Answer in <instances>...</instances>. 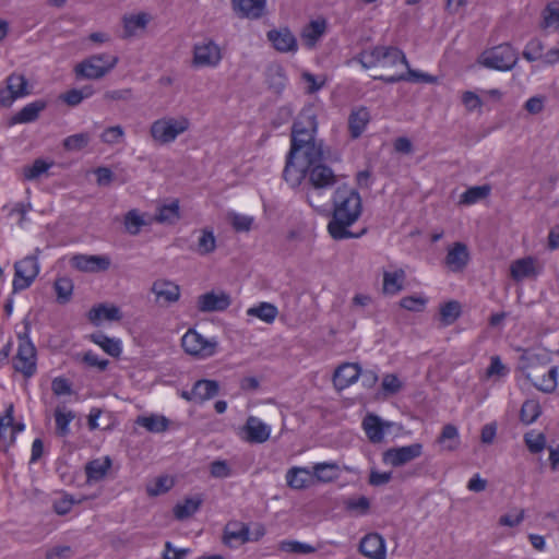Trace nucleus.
<instances>
[{"label":"nucleus","instance_id":"1","mask_svg":"<svg viewBox=\"0 0 559 559\" xmlns=\"http://www.w3.org/2000/svg\"><path fill=\"white\" fill-rule=\"evenodd\" d=\"M317 119L312 110L299 114L292 128L290 148L283 170L284 180L290 187H298L306 178L307 168L323 162V143L317 140Z\"/></svg>","mask_w":559,"mask_h":559},{"label":"nucleus","instance_id":"2","mask_svg":"<svg viewBox=\"0 0 559 559\" xmlns=\"http://www.w3.org/2000/svg\"><path fill=\"white\" fill-rule=\"evenodd\" d=\"M333 210L328 209L331 216L328 231L334 240L349 238V186L346 182L340 185L332 197Z\"/></svg>","mask_w":559,"mask_h":559},{"label":"nucleus","instance_id":"3","mask_svg":"<svg viewBox=\"0 0 559 559\" xmlns=\"http://www.w3.org/2000/svg\"><path fill=\"white\" fill-rule=\"evenodd\" d=\"M306 177L311 185V189L307 192L308 203L319 214H329L325 205H319L320 191L334 186L337 182V176L323 162H319L307 168Z\"/></svg>","mask_w":559,"mask_h":559},{"label":"nucleus","instance_id":"4","mask_svg":"<svg viewBox=\"0 0 559 559\" xmlns=\"http://www.w3.org/2000/svg\"><path fill=\"white\" fill-rule=\"evenodd\" d=\"M190 122L187 118L164 117L155 120L150 128L151 136L158 144L174 142L178 135L189 129Z\"/></svg>","mask_w":559,"mask_h":559},{"label":"nucleus","instance_id":"5","mask_svg":"<svg viewBox=\"0 0 559 559\" xmlns=\"http://www.w3.org/2000/svg\"><path fill=\"white\" fill-rule=\"evenodd\" d=\"M118 63V57L109 53L93 55L74 68L75 74L90 80L105 76Z\"/></svg>","mask_w":559,"mask_h":559},{"label":"nucleus","instance_id":"6","mask_svg":"<svg viewBox=\"0 0 559 559\" xmlns=\"http://www.w3.org/2000/svg\"><path fill=\"white\" fill-rule=\"evenodd\" d=\"M222 59V48L213 38L205 37L192 47V66L194 68H216Z\"/></svg>","mask_w":559,"mask_h":559},{"label":"nucleus","instance_id":"7","mask_svg":"<svg viewBox=\"0 0 559 559\" xmlns=\"http://www.w3.org/2000/svg\"><path fill=\"white\" fill-rule=\"evenodd\" d=\"M40 249H35V254L27 255L14 264L13 290L21 292L28 288L39 273L38 254Z\"/></svg>","mask_w":559,"mask_h":559},{"label":"nucleus","instance_id":"8","mask_svg":"<svg viewBox=\"0 0 559 559\" xmlns=\"http://www.w3.org/2000/svg\"><path fill=\"white\" fill-rule=\"evenodd\" d=\"M518 53L509 44L498 45L484 52L481 63L489 69L509 71L518 63Z\"/></svg>","mask_w":559,"mask_h":559},{"label":"nucleus","instance_id":"9","mask_svg":"<svg viewBox=\"0 0 559 559\" xmlns=\"http://www.w3.org/2000/svg\"><path fill=\"white\" fill-rule=\"evenodd\" d=\"M13 366L17 372L29 378L36 372V348L26 333L19 334V348L13 358Z\"/></svg>","mask_w":559,"mask_h":559},{"label":"nucleus","instance_id":"10","mask_svg":"<svg viewBox=\"0 0 559 559\" xmlns=\"http://www.w3.org/2000/svg\"><path fill=\"white\" fill-rule=\"evenodd\" d=\"M181 346L183 350L191 356L207 358L215 354L217 342L206 340L195 330L189 329L181 338Z\"/></svg>","mask_w":559,"mask_h":559},{"label":"nucleus","instance_id":"11","mask_svg":"<svg viewBox=\"0 0 559 559\" xmlns=\"http://www.w3.org/2000/svg\"><path fill=\"white\" fill-rule=\"evenodd\" d=\"M423 454L421 443H412L405 447H394L382 453V462L393 467L403 466Z\"/></svg>","mask_w":559,"mask_h":559},{"label":"nucleus","instance_id":"12","mask_svg":"<svg viewBox=\"0 0 559 559\" xmlns=\"http://www.w3.org/2000/svg\"><path fill=\"white\" fill-rule=\"evenodd\" d=\"M231 304L229 294L214 290L202 294L198 297L197 306L201 312H221Z\"/></svg>","mask_w":559,"mask_h":559},{"label":"nucleus","instance_id":"13","mask_svg":"<svg viewBox=\"0 0 559 559\" xmlns=\"http://www.w3.org/2000/svg\"><path fill=\"white\" fill-rule=\"evenodd\" d=\"M151 292L156 297V302L162 306L175 304L180 298V287L167 280H157L153 283Z\"/></svg>","mask_w":559,"mask_h":559},{"label":"nucleus","instance_id":"14","mask_svg":"<svg viewBox=\"0 0 559 559\" xmlns=\"http://www.w3.org/2000/svg\"><path fill=\"white\" fill-rule=\"evenodd\" d=\"M231 8L239 19L258 20L265 13L266 0H231Z\"/></svg>","mask_w":559,"mask_h":559},{"label":"nucleus","instance_id":"15","mask_svg":"<svg viewBox=\"0 0 559 559\" xmlns=\"http://www.w3.org/2000/svg\"><path fill=\"white\" fill-rule=\"evenodd\" d=\"M359 551L370 559H385V542L380 534L369 533L360 540Z\"/></svg>","mask_w":559,"mask_h":559},{"label":"nucleus","instance_id":"16","mask_svg":"<svg viewBox=\"0 0 559 559\" xmlns=\"http://www.w3.org/2000/svg\"><path fill=\"white\" fill-rule=\"evenodd\" d=\"M266 37L280 52H295L298 49L297 39L287 27L271 29Z\"/></svg>","mask_w":559,"mask_h":559},{"label":"nucleus","instance_id":"17","mask_svg":"<svg viewBox=\"0 0 559 559\" xmlns=\"http://www.w3.org/2000/svg\"><path fill=\"white\" fill-rule=\"evenodd\" d=\"M405 69H406V72L374 75V79L381 80L389 84H393V83H396L400 81L423 82V83H436L437 82V78L431 74L424 73V72H420L417 70H413V69H411L409 66H408V68H405Z\"/></svg>","mask_w":559,"mask_h":559},{"label":"nucleus","instance_id":"18","mask_svg":"<svg viewBox=\"0 0 559 559\" xmlns=\"http://www.w3.org/2000/svg\"><path fill=\"white\" fill-rule=\"evenodd\" d=\"M246 440L250 443H263L269 440L271 428L260 418L249 416L245 426Z\"/></svg>","mask_w":559,"mask_h":559},{"label":"nucleus","instance_id":"19","mask_svg":"<svg viewBox=\"0 0 559 559\" xmlns=\"http://www.w3.org/2000/svg\"><path fill=\"white\" fill-rule=\"evenodd\" d=\"M469 261L467 246L463 242H454L448 250L445 264L452 272H461Z\"/></svg>","mask_w":559,"mask_h":559},{"label":"nucleus","instance_id":"20","mask_svg":"<svg viewBox=\"0 0 559 559\" xmlns=\"http://www.w3.org/2000/svg\"><path fill=\"white\" fill-rule=\"evenodd\" d=\"M47 102L44 99H37L25 105L20 111H17L10 119V124L29 123L38 119L39 114L46 109Z\"/></svg>","mask_w":559,"mask_h":559},{"label":"nucleus","instance_id":"21","mask_svg":"<svg viewBox=\"0 0 559 559\" xmlns=\"http://www.w3.org/2000/svg\"><path fill=\"white\" fill-rule=\"evenodd\" d=\"M73 265L85 272L106 271L110 265V260L103 255H75L72 259Z\"/></svg>","mask_w":559,"mask_h":559},{"label":"nucleus","instance_id":"22","mask_svg":"<svg viewBox=\"0 0 559 559\" xmlns=\"http://www.w3.org/2000/svg\"><path fill=\"white\" fill-rule=\"evenodd\" d=\"M326 21L317 19L310 21L301 32V39L306 47L313 48L321 37L325 34Z\"/></svg>","mask_w":559,"mask_h":559},{"label":"nucleus","instance_id":"23","mask_svg":"<svg viewBox=\"0 0 559 559\" xmlns=\"http://www.w3.org/2000/svg\"><path fill=\"white\" fill-rule=\"evenodd\" d=\"M537 274L538 272L535 267V259L533 257L518 259L510 265V275L515 282L535 277Z\"/></svg>","mask_w":559,"mask_h":559},{"label":"nucleus","instance_id":"24","mask_svg":"<svg viewBox=\"0 0 559 559\" xmlns=\"http://www.w3.org/2000/svg\"><path fill=\"white\" fill-rule=\"evenodd\" d=\"M87 318L94 325H99L103 320L120 321L122 318L121 311L116 306H107L99 304L94 306L87 313Z\"/></svg>","mask_w":559,"mask_h":559},{"label":"nucleus","instance_id":"25","mask_svg":"<svg viewBox=\"0 0 559 559\" xmlns=\"http://www.w3.org/2000/svg\"><path fill=\"white\" fill-rule=\"evenodd\" d=\"M313 478L312 469L308 467H293L286 473L287 485L293 489L309 487Z\"/></svg>","mask_w":559,"mask_h":559},{"label":"nucleus","instance_id":"26","mask_svg":"<svg viewBox=\"0 0 559 559\" xmlns=\"http://www.w3.org/2000/svg\"><path fill=\"white\" fill-rule=\"evenodd\" d=\"M14 408L10 404L4 414L0 417V449L7 451L13 444L15 438L11 431Z\"/></svg>","mask_w":559,"mask_h":559},{"label":"nucleus","instance_id":"27","mask_svg":"<svg viewBox=\"0 0 559 559\" xmlns=\"http://www.w3.org/2000/svg\"><path fill=\"white\" fill-rule=\"evenodd\" d=\"M379 66L383 69L396 66L408 68V61L401 49L396 47H382Z\"/></svg>","mask_w":559,"mask_h":559},{"label":"nucleus","instance_id":"28","mask_svg":"<svg viewBox=\"0 0 559 559\" xmlns=\"http://www.w3.org/2000/svg\"><path fill=\"white\" fill-rule=\"evenodd\" d=\"M362 428L372 443H380L383 441V424L382 419L374 414H368L362 420Z\"/></svg>","mask_w":559,"mask_h":559},{"label":"nucleus","instance_id":"29","mask_svg":"<svg viewBox=\"0 0 559 559\" xmlns=\"http://www.w3.org/2000/svg\"><path fill=\"white\" fill-rule=\"evenodd\" d=\"M180 218L179 202L177 200L169 204L157 207L154 221L160 224H175Z\"/></svg>","mask_w":559,"mask_h":559},{"label":"nucleus","instance_id":"30","mask_svg":"<svg viewBox=\"0 0 559 559\" xmlns=\"http://www.w3.org/2000/svg\"><path fill=\"white\" fill-rule=\"evenodd\" d=\"M437 442L441 444L445 451H455L460 445V437L456 426L452 424L444 425Z\"/></svg>","mask_w":559,"mask_h":559},{"label":"nucleus","instance_id":"31","mask_svg":"<svg viewBox=\"0 0 559 559\" xmlns=\"http://www.w3.org/2000/svg\"><path fill=\"white\" fill-rule=\"evenodd\" d=\"M246 313L248 317L258 318L265 323H272L276 319L278 310L273 304L263 301L248 308Z\"/></svg>","mask_w":559,"mask_h":559},{"label":"nucleus","instance_id":"32","mask_svg":"<svg viewBox=\"0 0 559 559\" xmlns=\"http://www.w3.org/2000/svg\"><path fill=\"white\" fill-rule=\"evenodd\" d=\"M219 391L218 382L215 380L202 379L193 384V394L200 402L210 400L217 395Z\"/></svg>","mask_w":559,"mask_h":559},{"label":"nucleus","instance_id":"33","mask_svg":"<svg viewBox=\"0 0 559 559\" xmlns=\"http://www.w3.org/2000/svg\"><path fill=\"white\" fill-rule=\"evenodd\" d=\"M216 249V238L212 229L203 228L200 230V236L195 247H191V250L195 251L200 255H207L214 252Z\"/></svg>","mask_w":559,"mask_h":559},{"label":"nucleus","instance_id":"34","mask_svg":"<svg viewBox=\"0 0 559 559\" xmlns=\"http://www.w3.org/2000/svg\"><path fill=\"white\" fill-rule=\"evenodd\" d=\"M111 467V461L109 457L105 460H93L85 466V473L88 481H98L103 479Z\"/></svg>","mask_w":559,"mask_h":559},{"label":"nucleus","instance_id":"35","mask_svg":"<svg viewBox=\"0 0 559 559\" xmlns=\"http://www.w3.org/2000/svg\"><path fill=\"white\" fill-rule=\"evenodd\" d=\"M224 540L227 544L231 540H238L240 543L250 540L248 525L241 522H229L224 531Z\"/></svg>","mask_w":559,"mask_h":559},{"label":"nucleus","instance_id":"36","mask_svg":"<svg viewBox=\"0 0 559 559\" xmlns=\"http://www.w3.org/2000/svg\"><path fill=\"white\" fill-rule=\"evenodd\" d=\"M370 112L366 107L352 109V139H357L370 122Z\"/></svg>","mask_w":559,"mask_h":559},{"label":"nucleus","instance_id":"37","mask_svg":"<svg viewBox=\"0 0 559 559\" xmlns=\"http://www.w3.org/2000/svg\"><path fill=\"white\" fill-rule=\"evenodd\" d=\"M405 280V272L400 269L394 272H384L383 274V290L386 294L395 295L403 289V281Z\"/></svg>","mask_w":559,"mask_h":559},{"label":"nucleus","instance_id":"38","mask_svg":"<svg viewBox=\"0 0 559 559\" xmlns=\"http://www.w3.org/2000/svg\"><path fill=\"white\" fill-rule=\"evenodd\" d=\"M91 341L99 345L108 355L118 357L121 354L120 341L110 338L102 332L91 335Z\"/></svg>","mask_w":559,"mask_h":559},{"label":"nucleus","instance_id":"39","mask_svg":"<svg viewBox=\"0 0 559 559\" xmlns=\"http://www.w3.org/2000/svg\"><path fill=\"white\" fill-rule=\"evenodd\" d=\"M202 504L200 498H186L181 503H177L174 508V515L177 520H186L193 515Z\"/></svg>","mask_w":559,"mask_h":559},{"label":"nucleus","instance_id":"40","mask_svg":"<svg viewBox=\"0 0 559 559\" xmlns=\"http://www.w3.org/2000/svg\"><path fill=\"white\" fill-rule=\"evenodd\" d=\"M136 424L150 432H163L167 430L169 421L164 416L151 415L138 417Z\"/></svg>","mask_w":559,"mask_h":559},{"label":"nucleus","instance_id":"41","mask_svg":"<svg viewBox=\"0 0 559 559\" xmlns=\"http://www.w3.org/2000/svg\"><path fill=\"white\" fill-rule=\"evenodd\" d=\"M542 414V406L536 400H526L520 411V420L524 425H531L537 420Z\"/></svg>","mask_w":559,"mask_h":559},{"label":"nucleus","instance_id":"42","mask_svg":"<svg viewBox=\"0 0 559 559\" xmlns=\"http://www.w3.org/2000/svg\"><path fill=\"white\" fill-rule=\"evenodd\" d=\"M148 23V15L146 13H139L123 17V37H131L135 34L138 28H145Z\"/></svg>","mask_w":559,"mask_h":559},{"label":"nucleus","instance_id":"43","mask_svg":"<svg viewBox=\"0 0 559 559\" xmlns=\"http://www.w3.org/2000/svg\"><path fill=\"white\" fill-rule=\"evenodd\" d=\"M311 469L313 477L323 483L331 481L338 475V466L335 463H317Z\"/></svg>","mask_w":559,"mask_h":559},{"label":"nucleus","instance_id":"44","mask_svg":"<svg viewBox=\"0 0 559 559\" xmlns=\"http://www.w3.org/2000/svg\"><path fill=\"white\" fill-rule=\"evenodd\" d=\"M490 190L491 189L488 185L471 187L461 194L460 203L464 205L477 203L478 201L487 198Z\"/></svg>","mask_w":559,"mask_h":559},{"label":"nucleus","instance_id":"45","mask_svg":"<svg viewBox=\"0 0 559 559\" xmlns=\"http://www.w3.org/2000/svg\"><path fill=\"white\" fill-rule=\"evenodd\" d=\"M557 377H558V368L556 366L551 367L547 376H544L540 383L533 382L531 373H525V378L530 380L533 385L544 392V393H552L557 388Z\"/></svg>","mask_w":559,"mask_h":559},{"label":"nucleus","instance_id":"46","mask_svg":"<svg viewBox=\"0 0 559 559\" xmlns=\"http://www.w3.org/2000/svg\"><path fill=\"white\" fill-rule=\"evenodd\" d=\"M75 415L72 411L57 407L55 411L56 431L60 437H66L69 432V424L74 419Z\"/></svg>","mask_w":559,"mask_h":559},{"label":"nucleus","instance_id":"47","mask_svg":"<svg viewBox=\"0 0 559 559\" xmlns=\"http://www.w3.org/2000/svg\"><path fill=\"white\" fill-rule=\"evenodd\" d=\"M123 224L126 230L130 235L135 236L141 231L142 227L146 226L148 223L143 218L138 210H130L124 215Z\"/></svg>","mask_w":559,"mask_h":559},{"label":"nucleus","instance_id":"48","mask_svg":"<svg viewBox=\"0 0 559 559\" xmlns=\"http://www.w3.org/2000/svg\"><path fill=\"white\" fill-rule=\"evenodd\" d=\"M52 163H47L43 158H37L33 162L32 165H27L23 167V177L25 180L32 181L38 179L43 174H45L50 167Z\"/></svg>","mask_w":559,"mask_h":559},{"label":"nucleus","instance_id":"49","mask_svg":"<svg viewBox=\"0 0 559 559\" xmlns=\"http://www.w3.org/2000/svg\"><path fill=\"white\" fill-rule=\"evenodd\" d=\"M460 316L461 305L456 300H450L440 308V319L444 325L453 324Z\"/></svg>","mask_w":559,"mask_h":559},{"label":"nucleus","instance_id":"50","mask_svg":"<svg viewBox=\"0 0 559 559\" xmlns=\"http://www.w3.org/2000/svg\"><path fill=\"white\" fill-rule=\"evenodd\" d=\"M549 361L548 354L545 352L537 353L533 350H524L520 357V369L525 370L537 366L538 364H547Z\"/></svg>","mask_w":559,"mask_h":559},{"label":"nucleus","instance_id":"51","mask_svg":"<svg viewBox=\"0 0 559 559\" xmlns=\"http://www.w3.org/2000/svg\"><path fill=\"white\" fill-rule=\"evenodd\" d=\"M543 28H559V1L550 2L546 5V8L542 12Z\"/></svg>","mask_w":559,"mask_h":559},{"label":"nucleus","instance_id":"52","mask_svg":"<svg viewBox=\"0 0 559 559\" xmlns=\"http://www.w3.org/2000/svg\"><path fill=\"white\" fill-rule=\"evenodd\" d=\"M352 369L355 370V373L352 376V384L361 380V384L365 388H372L378 381V374L372 370H362L359 364L352 362Z\"/></svg>","mask_w":559,"mask_h":559},{"label":"nucleus","instance_id":"53","mask_svg":"<svg viewBox=\"0 0 559 559\" xmlns=\"http://www.w3.org/2000/svg\"><path fill=\"white\" fill-rule=\"evenodd\" d=\"M91 136L87 132H81L67 136L63 140L66 151H81L88 145Z\"/></svg>","mask_w":559,"mask_h":559},{"label":"nucleus","instance_id":"54","mask_svg":"<svg viewBox=\"0 0 559 559\" xmlns=\"http://www.w3.org/2000/svg\"><path fill=\"white\" fill-rule=\"evenodd\" d=\"M55 290L60 304H66L70 300L73 292L72 281L68 277H59L55 281Z\"/></svg>","mask_w":559,"mask_h":559},{"label":"nucleus","instance_id":"55","mask_svg":"<svg viewBox=\"0 0 559 559\" xmlns=\"http://www.w3.org/2000/svg\"><path fill=\"white\" fill-rule=\"evenodd\" d=\"M544 44L538 38L531 39L525 46L522 56L530 62L543 59Z\"/></svg>","mask_w":559,"mask_h":559},{"label":"nucleus","instance_id":"56","mask_svg":"<svg viewBox=\"0 0 559 559\" xmlns=\"http://www.w3.org/2000/svg\"><path fill=\"white\" fill-rule=\"evenodd\" d=\"M7 87L16 98L25 96L28 93L26 90L27 81L23 75L20 74H11L7 79Z\"/></svg>","mask_w":559,"mask_h":559},{"label":"nucleus","instance_id":"57","mask_svg":"<svg viewBox=\"0 0 559 559\" xmlns=\"http://www.w3.org/2000/svg\"><path fill=\"white\" fill-rule=\"evenodd\" d=\"M280 549L290 554H312L316 548L309 544L301 543L298 540H283L280 543Z\"/></svg>","mask_w":559,"mask_h":559},{"label":"nucleus","instance_id":"58","mask_svg":"<svg viewBox=\"0 0 559 559\" xmlns=\"http://www.w3.org/2000/svg\"><path fill=\"white\" fill-rule=\"evenodd\" d=\"M524 442L530 452L536 454L545 449L546 437L544 433H538L534 436L533 432H527L524 435Z\"/></svg>","mask_w":559,"mask_h":559},{"label":"nucleus","instance_id":"59","mask_svg":"<svg viewBox=\"0 0 559 559\" xmlns=\"http://www.w3.org/2000/svg\"><path fill=\"white\" fill-rule=\"evenodd\" d=\"M382 47H374L371 50H365L356 58L364 68H371L380 62Z\"/></svg>","mask_w":559,"mask_h":559},{"label":"nucleus","instance_id":"60","mask_svg":"<svg viewBox=\"0 0 559 559\" xmlns=\"http://www.w3.org/2000/svg\"><path fill=\"white\" fill-rule=\"evenodd\" d=\"M210 473L214 478H227L231 476V468L225 460H216L211 463Z\"/></svg>","mask_w":559,"mask_h":559},{"label":"nucleus","instance_id":"61","mask_svg":"<svg viewBox=\"0 0 559 559\" xmlns=\"http://www.w3.org/2000/svg\"><path fill=\"white\" fill-rule=\"evenodd\" d=\"M253 223V217L233 213L230 224L236 231H249Z\"/></svg>","mask_w":559,"mask_h":559},{"label":"nucleus","instance_id":"62","mask_svg":"<svg viewBox=\"0 0 559 559\" xmlns=\"http://www.w3.org/2000/svg\"><path fill=\"white\" fill-rule=\"evenodd\" d=\"M82 361L86 366L92 367V368H96L99 371L106 370L108 365H109V360L108 359L99 358V356L97 354H95L94 352H92V350H88V352L84 353V355L82 357Z\"/></svg>","mask_w":559,"mask_h":559},{"label":"nucleus","instance_id":"63","mask_svg":"<svg viewBox=\"0 0 559 559\" xmlns=\"http://www.w3.org/2000/svg\"><path fill=\"white\" fill-rule=\"evenodd\" d=\"M51 390L57 396L70 395L72 393V385L68 379L63 377H57L51 382Z\"/></svg>","mask_w":559,"mask_h":559},{"label":"nucleus","instance_id":"64","mask_svg":"<svg viewBox=\"0 0 559 559\" xmlns=\"http://www.w3.org/2000/svg\"><path fill=\"white\" fill-rule=\"evenodd\" d=\"M190 552L189 548H176L171 542L165 543V550L163 552V559H185Z\"/></svg>","mask_w":559,"mask_h":559}]
</instances>
